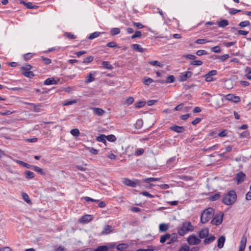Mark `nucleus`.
<instances>
[{
	"mask_svg": "<svg viewBox=\"0 0 251 251\" xmlns=\"http://www.w3.org/2000/svg\"><path fill=\"white\" fill-rule=\"evenodd\" d=\"M237 200V195L235 191L230 190L224 196L222 199L223 202L226 205H231L234 204Z\"/></svg>",
	"mask_w": 251,
	"mask_h": 251,
	"instance_id": "obj_1",
	"label": "nucleus"
},
{
	"mask_svg": "<svg viewBox=\"0 0 251 251\" xmlns=\"http://www.w3.org/2000/svg\"><path fill=\"white\" fill-rule=\"evenodd\" d=\"M214 210L213 208L209 207L205 209L201 213V222L205 224L208 222L214 216Z\"/></svg>",
	"mask_w": 251,
	"mask_h": 251,
	"instance_id": "obj_2",
	"label": "nucleus"
},
{
	"mask_svg": "<svg viewBox=\"0 0 251 251\" xmlns=\"http://www.w3.org/2000/svg\"><path fill=\"white\" fill-rule=\"evenodd\" d=\"M193 226L190 222H183L182 226L178 229V233L180 236H183L189 231H193Z\"/></svg>",
	"mask_w": 251,
	"mask_h": 251,
	"instance_id": "obj_3",
	"label": "nucleus"
},
{
	"mask_svg": "<svg viewBox=\"0 0 251 251\" xmlns=\"http://www.w3.org/2000/svg\"><path fill=\"white\" fill-rule=\"evenodd\" d=\"M223 216L224 214L216 215L211 221V224L216 226L220 225L223 221Z\"/></svg>",
	"mask_w": 251,
	"mask_h": 251,
	"instance_id": "obj_4",
	"label": "nucleus"
},
{
	"mask_svg": "<svg viewBox=\"0 0 251 251\" xmlns=\"http://www.w3.org/2000/svg\"><path fill=\"white\" fill-rule=\"evenodd\" d=\"M201 241V240L195 235H191L187 238V242L191 245H198Z\"/></svg>",
	"mask_w": 251,
	"mask_h": 251,
	"instance_id": "obj_5",
	"label": "nucleus"
},
{
	"mask_svg": "<svg viewBox=\"0 0 251 251\" xmlns=\"http://www.w3.org/2000/svg\"><path fill=\"white\" fill-rule=\"evenodd\" d=\"M217 72L216 70H211L206 74L204 77L206 82H211L215 80V79L212 77L213 76L217 75Z\"/></svg>",
	"mask_w": 251,
	"mask_h": 251,
	"instance_id": "obj_6",
	"label": "nucleus"
},
{
	"mask_svg": "<svg viewBox=\"0 0 251 251\" xmlns=\"http://www.w3.org/2000/svg\"><path fill=\"white\" fill-rule=\"evenodd\" d=\"M192 73L190 71H186L180 75L179 77V80L181 82L186 81L188 78H190L192 75Z\"/></svg>",
	"mask_w": 251,
	"mask_h": 251,
	"instance_id": "obj_7",
	"label": "nucleus"
},
{
	"mask_svg": "<svg viewBox=\"0 0 251 251\" xmlns=\"http://www.w3.org/2000/svg\"><path fill=\"white\" fill-rule=\"evenodd\" d=\"M245 175L242 172H240L237 173L236 175V181H237L238 184L244 181L245 178Z\"/></svg>",
	"mask_w": 251,
	"mask_h": 251,
	"instance_id": "obj_8",
	"label": "nucleus"
},
{
	"mask_svg": "<svg viewBox=\"0 0 251 251\" xmlns=\"http://www.w3.org/2000/svg\"><path fill=\"white\" fill-rule=\"evenodd\" d=\"M91 109L94 114L99 116H101L105 113V111L100 108L92 107Z\"/></svg>",
	"mask_w": 251,
	"mask_h": 251,
	"instance_id": "obj_9",
	"label": "nucleus"
},
{
	"mask_svg": "<svg viewBox=\"0 0 251 251\" xmlns=\"http://www.w3.org/2000/svg\"><path fill=\"white\" fill-rule=\"evenodd\" d=\"M113 231L112 227L110 225H105L101 232V235H107Z\"/></svg>",
	"mask_w": 251,
	"mask_h": 251,
	"instance_id": "obj_10",
	"label": "nucleus"
},
{
	"mask_svg": "<svg viewBox=\"0 0 251 251\" xmlns=\"http://www.w3.org/2000/svg\"><path fill=\"white\" fill-rule=\"evenodd\" d=\"M170 129L176 133H182L184 131L185 128L183 126H174L170 127Z\"/></svg>",
	"mask_w": 251,
	"mask_h": 251,
	"instance_id": "obj_11",
	"label": "nucleus"
},
{
	"mask_svg": "<svg viewBox=\"0 0 251 251\" xmlns=\"http://www.w3.org/2000/svg\"><path fill=\"white\" fill-rule=\"evenodd\" d=\"M209 234V230L208 228H205L201 229L199 233V236L200 238L203 239L206 238Z\"/></svg>",
	"mask_w": 251,
	"mask_h": 251,
	"instance_id": "obj_12",
	"label": "nucleus"
},
{
	"mask_svg": "<svg viewBox=\"0 0 251 251\" xmlns=\"http://www.w3.org/2000/svg\"><path fill=\"white\" fill-rule=\"evenodd\" d=\"M124 183L131 187H135L137 184L136 181H133L128 178H125L123 181Z\"/></svg>",
	"mask_w": 251,
	"mask_h": 251,
	"instance_id": "obj_13",
	"label": "nucleus"
},
{
	"mask_svg": "<svg viewBox=\"0 0 251 251\" xmlns=\"http://www.w3.org/2000/svg\"><path fill=\"white\" fill-rule=\"evenodd\" d=\"M247 238L243 236L240 241L239 251H244L246 246Z\"/></svg>",
	"mask_w": 251,
	"mask_h": 251,
	"instance_id": "obj_14",
	"label": "nucleus"
},
{
	"mask_svg": "<svg viewBox=\"0 0 251 251\" xmlns=\"http://www.w3.org/2000/svg\"><path fill=\"white\" fill-rule=\"evenodd\" d=\"M59 79L56 80L53 77L48 78L44 81V84L46 85H49L51 84H57Z\"/></svg>",
	"mask_w": 251,
	"mask_h": 251,
	"instance_id": "obj_15",
	"label": "nucleus"
},
{
	"mask_svg": "<svg viewBox=\"0 0 251 251\" xmlns=\"http://www.w3.org/2000/svg\"><path fill=\"white\" fill-rule=\"evenodd\" d=\"M92 220V216L90 215H86L82 216L80 219L79 222L81 223H88Z\"/></svg>",
	"mask_w": 251,
	"mask_h": 251,
	"instance_id": "obj_16",
	"label": "nucleus"
},
{
	"mask_svg": "<svg viewBox=\"0 0 251 251\" xmlns=\"http://www.w3.org/2000/svg\"><path fill=\"white\" fill-rule=\"evenodd\" d=\"M225 240H226V238L224 236L222 235L219 237V238L218 240V245H217V247L219 249H221L223 247Z\"/></svg>",
	"mask_w": 251,
	"mask_h": 251,
	"instance_id": "obj_17",
	"label": "nucleus"
},
{
	"mask_svg": "<svg viewBox=\"0 0 251 251\" xmlns=\"http://www.w3.org/2000/svg\"><path fill=\"white\" fill-rule=\"evenodd\" d=\"M32 106L33 107V111L35 112H40L41 111L42 108L43 107V106L41 103L35 104L33 103Z\"/></svg>",
	"mask_w": 251,
	"mask_h": 251,
	"instance_id": "obj_18",
	"label": "nucleus"
},
{
	"mask_svg": "<svg viewBox=\"0 0 251 251\" xmlns=\"http://www.w3.org/2000/svg\"><path fill=\"white\" fill-rule=\"evenodd\" d=\"M132 47L134 50L137 52H143L145 50V49L142 48L141 46L139 44H133L132 45Z\"/></svg>",
	"mask_w": 251,
	"mask_h": 251,
	"instance_id": "obj_19",
	"label": "nucleus"
},
{
	"mask_svg": "<svg viewBox=\"0 0 251 251\" xmlns=\"http://www.w3.org/2000/svg\"><path fill=\"white\" fill-rule=\"evenodd\" d=\"M169 229V226L167 224L162 223L159 225V230L160 232H165Z\"/></svg>",
	"mask_w": 251,
	"mask_h": 251,
	"instance_id": "obj_20",
	"label": "nucleus"
},
{
	"mask_svg": "<svg viewBox=\"0 0 251 251\" xmlns=\"http://www.w3.org/2000/svg\"><path fill=\"white\" fill-rule=\"evenodd\" d=\"M31 169L34 170V171L39 173L42 175H45V172L44 171V170L38 166H32V167H31Z\"/></svg>",
	"mask_w": 251,
	"mask_h": 251,
	"instance_id": "obj_21",
	"label": "nucleus"
},
{
	"mask_svg": "<svg viewBox=\"0 0 251 251\" xmlns=\"http://www.w3.org/2000/svg\"><path fill=\"white\" fill-rule=\"evenodd\" d=\"M171 237V234L166 233L165 235H162L160 237V242L161 243H164L167 240L169 239Z\"/></svg>",
	"mask_w": 251,
	"mask_h": 251,
	"instance_id": "obj_22",
	"label": "nucleus"
},
{
	"mask_svg": "<svg viewBox=\"0 0 251 251\" xmlns=\"http://www.w3.org/2000/svg\"><path fill=\"white\" fill-rule=\"evenodd\" d=\"M171 235V237L169 239H170L169 242L167 243L168 245H171L174 242L177 241V236L176 234L174 233Z\"/></svg>",
	"mask_w": 251,
	"mask_h": 251,
	"instance_id": "obj_23",
	"label": "nucleus"
},
{
	"mask_svg": "<svg viewBox=\"0 0 251 251\" xmlns=\"http://www.w3.org/2000/svg\"><path fill=\"white\" fill-rule=\"evenodd\" d=\"M21 3L24 4L28 9H35L38 7V6L33 5L32 2H30L26 3L24 1H21Z\"/></svg>",
	"mask_w": 251,
	"mask_h": 251,
	"instance_id": "obj_24",
	"label": "nucleus"
},
{
	"mask_svg": "<svg viewBox=\"0 0 251 251\" xmlns=\"http://www.w3.org/2000/svg\"><path fill=\"white\" fill-rule=\"evenodd\" d=\"M229 24L228 21L227 20H222L219 22L218 25L220 27H224Z\"/></svg>",
	"mask_w": 251,
	"mask_h": 251,
	"instance_id": "obj_25",
	"label": "nucleus"
},
{
	"mask_svg": "<svg viewBox=\"0 0 251 251\" xmlns=\"http://www.w3.org/2000/svg\"><path fill=\"white\" fill-rule=\"evenodd\" d=\"M25 174V178L27 179L33 178L34 177V174L29 171H26Z\"/></svg>",
	"mask_w": 251,
	"mask_h": 251,
	"instance_id": "obj_26",
	"label": "nucleus"
},
{
	"mask_svg": "<svg viewBox=\"0 0 251 251\" xmlns=\"http://www.w3.org/2000/svg\"><path fill=\"white\" fill-rule=\"evenodd\" d=\"M128 247V245L127 244L125 243H121L119 244L117 246V249L118 251H123V250L127 249Z\"/></svg>",
	"mask_w": 251,
	"mask_h": 251,
	"instance_id": "obj_27",
	"label": "nucleus"
},
{
	"mask_svg": "<svg viewBox=\"0 0 251 251\" xmlns=\"http://www.w3.org/2000/svg\"><path fill=\"white\" fill-rule=\"evenodd\" d=\"M24 76L32 78L34 76V74L32 71H23L22 73Z\"/></svg>",
	"mask_w": 251,
	"mask_h": 251,
	"instance_id": "obj_28",
	"label": "nucleus"
},
{
	"mask_svg": "<svg viewBox=\"0 0 251 251\" xmlns=\"http://www.w3.org/2000/svg\"><path fill=\"white\" fill-rule=\"evenodd\" d=\"M159 180V178L149 177L143 179V181L146 183H150L151 182L157 181Z\"/></svg>",
	"mask_w": 251,
	"mask_h": 251,
	"instance_id": "obj_29",
	"label": "nucleus"
},
{
	"mask_svg": "<svg viewBox=\"0 0 251 251\" xmlns=\"http://www.w3.org/2000/svg\"><path fill=\"white\" fill-rule=\"evenodd\" d=\"M215 239V237L214 235L210 236L209 237L206 238L204 240L205 244H209L214 241Z\"/></svg>",
	"mask_w": 251,
	"mask_h": 251,
	"instance_id": "obj_30",
	"label": "nucleus"
},
{
	"mask_svg": "<svg viewBox=\"0 0 251 251\" xmlns=\"http://www.w3.org/2000/svg\"><path fill=\"white\" fill-rule=\"evenodd\" d=\"M32 67L29 64H25L23 66L21 67L20 68L21 73H22L23 71H29Z\"/></svg>",
	"mask_w": 251,
	"mask_h": 251,
	"instance_id": "obj_31",
	"label": "nucleus"
},
{
	"mask_svg": "<svg viewBox=\"0 0 251 251\" xmlns=\"http://www.w3.org/2000/svg\"><path fill=\"white\" fill-rule=\"evenodd\" d=\"M109 247L107 246H98L94 251H108Z\"/></svg>",
	"mask_w": 251,
	"mask_h": 251,
	"instance_id": "obj_32",
	"label": "nucleus"
},
{
	"mask_svg": "<svg viewBox=\"0 0 251 251\" xmlns=\"http://www.w3.org/2000/svg\"><path fill=\"white\" fill-rule=\"evenodd\" d=\"M246 74L245 76L249 80H251V68L250 67H247L245 69Z\"/></svg>",
	"mask_w": 251,
	"mask_h": 251,
	"instance_id": "obj_33",
	"label": "nucleus"
},
{
	"mask_svg": "<svg viewBox=\"0 0 251 251\" xmlns=\"http://www.w3.org/2000/svg\"><path fill=\"white\" fill-rule=\"evenodd\" d=\"M143 125V121L142 119H138L135 124V127L136 129H140Z\"/></svg>",
	"mask_w": 251,
	"mask_h": 251,
	"instance_id": "obj_34",
	"label": "nucleus"
},
{
	"mask_svg": "<svg viewBox=\"0 0 251 251\" xmlns=\"http://www.w3.org/2000/svg\"><path fill=\"white\" fill-rule=\"evenodd\" d=\"M100 32H98V31H96V32H94L92 33H91L89 36L88 37V39L89 40H92L95 38H97L98 37H99L100 36Z\"/></svg>",
	"mask_w": 251,
	"mask_h": 251,
	"instance_id": "obj_35",
	"label": "nucleus"
},
{
	"mask_svg": "<svg viewBox=\"0 0 251 251\" xmlns=\"http://www.w3.org/2000/svg\"><path fill=\"white\" fill-rule=\"evenodd\" d=\"M106 135L104 134H101L97 138V140L99 142H102L104 144L106 143Z\"/></svg>",
	"mask_w": 251,
	"mask_h": 251,
	"instance_id": "obj_36",
	"label": "nucleus"
},
{
	"mask_svg": "<svg viewBox=\"0 0 251 251\" xmlns=\"http://www.w3.org/2000/svg\"><path fill=\"white\" fill-rule=\"evenodd\" d=\"M120 33V29L119 28H113L111 29L110 34L112 36H115Z\"/></svg>",
	"mask_w": 251,
	"mask_h": 251,
	"instance_id": "obj_37",
	"label": "nucleus"
},
{
	"mask_svg": "<svg viewBox=\"0 0 251 251\" xmlns=\"http://www.w3.org/2000/svg\"><path fill=\"white\" fill-rule=\"evenodd\" d=\"M102 65L103 67L106 69L109 70H112L113 67L108 61H103L102 62Z\"/></svg>",
	"mask_w": 251,
	"mask_h": 251,
	"instance_id": "obj_38",
	"label": "nucleus"
},
{
	"mask_svg": "<svg viewBox=\"0 0 251 251\" xmlns=\"http://www.w3.org/2000/svg\"><path fill=\"white\" fill-rule=\"evenodd\" d=\"M146 101H140L135 103V107L137 108H139L144 107L146 105Z\"/></svg>",
	"mask_w": 251,
	"mask_h": 251,
	"instance_id": "obj_39",
	"label": "nucleus"
},
{
	"mask_svg": "<svg viewBox=\"0 0 251 251\" xmlns=\"http://www.w3.org/2000/svg\"><path fill=\"white\" fill-rule=\"evenodd\" d=\"M221 195L220 193H216L210 197V200L211 201H215L218 200L220 198Z\"/></svg>",
	"mask_w": 251,
	"mask_h": 251,
	"instance_id": "obj_40",
	"label": "nucleus"
},
{
	"mask_svg": "<svg viewBox=\"0 0 251 251\" xmlns=\"http://www.w3.org/2000/svg\"><path fill=\"white\" fill-rule=\"evenodd\" d=\"M95 80V78L93 76L92 74L90 73L89 75L87 76L86 79L85 81V83H90L93 81Z\"/></svg>",
	"mask_w": 251,
	"mask_h": 251,
	"instance_id": "obj_41",
	"label": "nucleus"
},
{
	"mask_svg": "<svg viewBox=\"0 0 251 251\" xmlns=\"http://www.w3.org/2000/svg\"><path fill=\"white\" fill-rule=\"evenodd\" d=\"M34 55V53L29 52L24 55V58L25 61H28L32 58Z\"/></svg>",
	"mask_w": 251,
	"mask_h": 251,
	"instance_id": "obj_42",
	"label": "nucleus"
},
{
	"mask_svg": "<svg viewBox=\"0 0 251 251\" xmlns=\"http://www.w3.org/2000/svg\"><path fill=\"white\" fill-rule=\"evenodd\" d=\"M142 36V32L141 31L137 30L136 31L134 34H133L131 38V39H133L136 38H140Z\"/></svg>",
	"mask_w": 251,
	"mask_h": 251,
	"instance_id": "obj_43",
	"label": "nucleus"
},
{
	"mask_svg": "<svg viewBox=\"0 0 251 251\" xmlns=\"http://www.w3.org/2000/svg\"><path fill=\"white\" fill-rule=\"evenodd\" d=\"M17 162L19 164L23 166V167H25L28 169H31V167H32V165H30L26 163H25L22 161L20 160H17Z\"/></svg>",
	"mask_w": 251,
	"mask_h": 251,
	"instance_id": "obj_44",
	"label": "nucleus"
},
{
	"mask_svg": "<svg viewBox=\"0 0 251 251\" xmlns=\"http://www.w3.org/2000/svg\"><path fill=\"white\" fill-rule=\"evenodd\" d=\"M22 197H23V199L24 200V201H26L27 203H31V201L29 199L28 195L27 194H26L25 193H22Z\"/></svg>",
	"mask_w": 251,
	"mask_h": 251,
	"instance_id": "obj_45",
	"label": "nucleus"
},
{
	"mask_svg": "<svg viewBox=\"0 0 251 251\" xmlns=\"http://www.w3.org/2000/svg\"><path fill=\"white\" fill-rule=\"evenodd\" d=\"M229 57V55L227 54H225L224 55H223L222 56H218V55H215V58H219L220 59V60L222 61H224L225 60H226V59L228 58Z\"/></svg>",
	"mask_w": 251,
	"mask_h": 251,
	"instance_id": "obj_46",
	"label": "nucleus"
},
{
	"mask_svg": "<svg viewBox=\"0 0 251 251\" xmlns=\"http://www.w3.org/2000/svg\"><path fill=\"white\" fill-rule=\"evenodd\" d=\"M153 82V80L151 78H145L143 80V83L146 85H149L151 83Z\"/></svg>",
	"mask_w": 251,
	"mask_h": 251,
	"instance_id": "obj_47",
	"label": "nucleus"
},
{
	"mask_svg": "<svg viewBox=\"0 0 251 251\" xmlns=\"http://www.w3.org/2000/svg\"><path fill=\"white\" fill-rule=\"evenodd\" d=\"M175 80V77L173 75H170L167 76L166 80V83H173Z\"/></svg>",
	"mask_w": 251,
	"mask_h": 251,
	"instance_id": "obj_48",
	"label": "nucleus"
},
{
	"mask_svg": "<svg viewBox=\"0 0 251 251\" xmlns=\"http://www.w3.org/2000/svg\"><path fill=\"white\" fill-rule=\"evenodd\" d=\"M178 251H190V249L187 245L184 244L180 247Z\"/></svg>",
	"mask_w": 251,
	"mask_h": 251,
	"instance_id": "obj_49",
	"label": "nucleus"
},
{
	"mask_svg": "<svg viewBox=\"0 0 251 251\" xmlns=\"http://www.w3.org/2000/svg\"><path fill=\"white\" fill-rule=\"evenodd\" d=\"M106 139L110 142H114L116 140V138L115 135L113 134L108 135L106 136Z\"/></svg>",
	"mask_w": 251,
	"mask_h": 251,
	"instance_id": "obj_50",
	"label": "nucleus"
},
{
	"mask_svg": "<svg viewBox=\"0 0 251 251\" xmlns=\"http://www.w3.org/2000/svg\"><path fill=\"white\" fill-rule=\"evenodd\" d=\"M94 59V57L92 56H89L84 59L83 63L88 64L91 62Z\"/></svg>",
	"mask_w": 251,
	"mask_h": 251,
	"instance_id": "obj_51",
	"label": "nucleus"
},
{
	"mask_svg": "<svg viewBox=\"0 0 251 251\" xmlns=\"http://www.w3.org/2000/svg\"><path fill=\"white\" fill-rule=\"evenodd\" d=\"M64 35L66 37L71 39H74L76 38V36L71 32H65Z\"/></svg>",
	"mask_w": 251,
	"mask_h": 251,
	"instance_id": "obj_52",
	"label": "nucleus"
},
{
	"mask_svg": "<svg viewBox=\"0 0 251 251\" xmlns=\"http://www.w3.org/2000/svg\"><path fill=\"white\" fill-rule=\"evenodd\" d=\"M71 133L75 136H78L80 134L79 130L77 128H74L71 130Z\"/></svg>",
	"mask_w": 251,
	"mask_h": 251,
	"instance_id": "obj_53",
	"label": "nucleus"
},
{
	"mask_svg": "<svg viewBox=\"0 0 251 251\" xmlns=\"http://www.w3.org/2000/svg\"><path fill=\"white\" fill-rule=\"evenodd\" d=\"M250 24V23L249 21H244L240 22L239 24V26L241 27H244L247 26H249Z\"/></svg>",
	"mask_w": 251,
	"mask_h": 251,
	"instance_id": "obj_54",
	"label": "nucleus"
},
{
	"mask_svg": "<svg viewBox=\"0 0 251 251\" xmlns=\"http://www.w3.org/2000/svg\"><path fill=\"white\" fill-rule=\"evenodd\" d=\"M149 64L152 66H157L160 67H162V65L158 61L153 60V61H151L149 62Z\"/></svg>",
	"mask_w": 251,
	"mask_h": 251,
	"instance_id": "obj_55",
	"label": "nucleus"
},
{
	"mask_svg": "<svg viewBox=\"0 0 251 251\" xmlns=\"http://www.w3.org/2000/svg\"><path fill=\"white\" fill-rule=\"evenodd\" d=\"M41 59L45 65H49L51 63V60L50 59L45 57L44 56H41Z\"/></svg>",
	"mask_w": 251,
	"mask_h": 251,
	"instance_id": "obj_56",
	"label": "nucleus"
},
{
	"mask_svg": "<svg viewBox=\"0 0 251 251\" xmlns=\"http://www.w3.org/2000/svg\"><path fill=\"white\" fill-rule=\"evenodd\" d=\"M209 41L205 39H199L196 41V43L198 44H203L209 42Z\"/></svg>",
	"mask_w": 251,
	"mask_h": 251,
	"instance_id": "obj_57",
	"label": "nucleus"
},
{
	"mask_svg": "<svg viewBox=\"0 0 251 251\" xmlns=\"http://www.w3.org/2000/svg\"><path fill=\"white\" fill-rule=\"evenodd\" d=\"M183 57L192 60H194L197 58V57L195 55L190 54L184 55H183Z\"/></svg>",
	"mask_w": 251,
	"mask_h": 251,
	"instance_id": "obj_58",
	"label": "nucleus"
},
{
	"mask_svg": "<svg viewBox=\"0 0 251 251\" xmlns=\"http://www.w3.org/2000/svg\"><path fill=\"white\" fill-rule=\"evenodd\" d=\"M211 50L212 52H214L215 53H220L221 52V50L220 49L219 46H215L211 49Z\"/></svg>",
	"mask_w": 251,
	"mask_h": 251,
	"instance_id": "obj_59",
	"label": "nucleus"
},
{
	"mask_svg": "<svg viewBox=\"0 0 251 251\" xmlns=\"http://www.w3.org/2000/svg\"><path fill=\"white\" fill-rule=\"evenodd\" d=\"M144 152V150L143 149H138L135 151V154L137 156L141 155Z\"/></svg>",
	"mask_w": 251,
	"mask_h": 251,
	"instance_id": "obj_60",
	"label": "nucleus"
},
{
	"mask_svg": "<svg viewBox=\"0 0 251 251\" xmlns=\"http://www.w3.org/2000/svg\"><path fill=\"white\" fill-rule=\"evenodd\" d=\"M133 25L137 29H141L144 27V26L140 23L133 22Z\"/></svg>",
	"mask_w": 251,
	"mask_h": 251,
	"instance_id": "obj_61",
	"label": "nucleus"
},
{
	"mask_svg": "<svg viewBox=\"0 0 251 251\" xmlns=\"http://www.w3.org/2000/svg\"><path fill=\"white\" fill-rule=\"evenodd\" d=\"M202 63V62L201 60H194L191 63V65L194 66H201Z\"/></svg>",
	"mask_w": 251,
	"mask_h": 251,
	"instance_id": "obj_62",
	"label": "nucleus"
},
{
	"mask_svg": "<svg viewBox=\"0 0 251 251\" xmlns=\"http://www.w3.org/2000/svg\"><path fill=\"white\" fill-rule=\"evenodd\" d=\"M196 54L198 56L207 54V52L205 50H199L196 52Z\"/></svg>",
	"mask_w": 251,
	"mask_h": 251,
	"instance_id": "obj_63",
	"label": "nucleus"
},
{
	"mask_svg": "<svg viewBox=\"0 0 251 251\" xmlns=\"http://www.w3.org/2000/svg\"><path fill=\"white\" fill-rule=\"evenodd\" d=\"M233 98L234 96L233 94H230L225 96V98L226 100L233 101Z\"/></svg>",
	"mask_w": 251,
	"mask_h": 251,
	"instance_id": "obj_64",
	"label": "nucleus"
}]
</instances>
